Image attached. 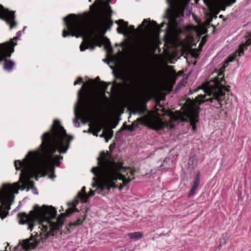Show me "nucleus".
Segmentation results:
<instances>
[{
    "mask_svg": "<svg viewBox=\"0 0 251 251\" xmlns=\"http://www.w3.org/2000/svg\"><path fill=\"white\" fill-rule=\"evenodd\" d=\"M73 138V136L67 134L60 122L55 120L50 130L44 133L41 137L40 148L42 155L38 151H30L22 161H15L16 170L23 168L20 181L26 185L27 191L30 188L36 190L34 182L29 179L38 174H45L48 171L53 173L55 165L59 166L61 164L59 160L63 159V156L60 155L53 156V154L56 151L60 153H66Z\"/></svg>",
    "mask_w": 251,
    "mask_h": 251,
    "instance_id": "f257e3e1",
    "label": "nucleus"
},
{
    "mask_svg": "<svg viewBox=\"0 0 251 251\" xmlns=\"http://www.w3.org/2000/svg\"><path fill=\"white\" fill-rule=\"evenodd\" d=\"M101 1L103 0H96L90 6V10L97 18L92 22L88 21L87 16L83 18L78 19L75 14H69L64 18V24L67 26L68 31L66 28L62 32V36L66 37L68 36H75L76 38L81 37L84 34H88L92 42L95 43L98 46L100 47L102 45V39L106 32L105 28V23L100 21L98 18L100 7Z\"/></svg>",
    "mask_w": 251,
    "mask_h": 251,
    "instance_id": "f03ea898",
    "label": "nucleus"
},
{
    "mask_svg": "<svg viewBox=\"0 0 251 251\" xmlns=\"http://www.w3.org/2000/svg\"><path fill=\"white\" fill-rule=\"evenodd\" d=\"M56 215L57 211L53 206L43 205L40 207L36 204L33 207V210H31L28 214L25 212H21L19 213L17 216L20 219L19 224L21 225L26 224L35 220H43L48 223L50 226V230L47 231L44 234V236L42 234L38 235L41 242H44L50 236L55 237L57 235V230H61L63 225L62 221L59 220L58 223L50 221L51 219H56Z\"/></svg>",
    "mask_w": 251,
    "mask_h": 251,
    "instance_id": "7ed1b4c3",
    "label": "nucleus"
},
{
    "mask_svg": "<svg viewBox=\"0 0 251 251\" xmlns=\"http://www.w3.org/2000/svg\"><path fill=\"white\" fill-rule=\"evenodd\" d=\"M97 160L99 166L93 167L91 170L95 176H100V180L97 184L98 187L95 190V192L105 195L109 192L111 188H117V185L115 183L118 177L115 172L107 170L101 152Z\"/></svg>",
    "mask_w": 251,
    "mask_h": 251,
    "instance_id": "20e7f679",
    "label": "nucleus"
},
{
    "mask_svg": "<svg viewBox=\"0 0 251 251\" xmlns=\"http://www.w3.org/2000/svg\"><path fill=\"white\" fill-rule=\"evenodd\" d=\"M87 88L83 84L78 92L77 106L75 108V118L73 120L74 125L79 127L80 124L78 119L80 118L79 111L84 109L87 111L93 112L96 108L97 102L91 96L87 95L84 91Z\"/></svg>",
    "mask_w": 251,
    "mask_h": 251,
    "instance_id": "39448f33",
    "label": "nucleus"
},
{
    "mask_svg": "<svg viewBox=\"0 0 251 251\" xmlns=\"http://www.w3.org/2000/svg\"><path fill=\"white\" fill-rule=\"evenodd\" d=\"M169 7L166 9V16L174 24L179 25L183 21L185 3L182 0H166Z\"/></svg>",
    "mask_w": 251,
    "mask_h": 251,
    "instance_id": "423d86ee",
    "label": "nucleus"
},
{
    "mask_svg": "<svg viewBox=\"0 0 251 251\" xmlns=\"http://www.w3.org/2000/svg\"><path fill=\"white\" fill-rule=\"evenodd\" d=\"M101 154L102 155L104 162L106 165L107 170H113L117 174L118 178L117 180H122L123 182L124 185H126L128 184L131 180L129 178H126L125 176L121 173L122 170L124 172H126L127 168L124 167L123 163H118L116 162L113 159H112V155L111 153L107 152L105 153L103 151L101 152Z\"/></svg>",
    "mask_w": 251,
    "mask_h": 251,
    "instance_id": "0eeeda50",
    "label": "nucleus"
},
{
    "mask_svg": "<svg viewBox=\"0 0 251 251\" xmlns=\"http://www.w3.org/2000/svg\"><path fill=\"white\" fill-rule=\"evenodd\" d=\"M14 198L11 188L8 187L0 190V217L2 220L8 215V210L14 202Z\"/></svg>",
    "mask_w": 251,
    "mask_h": 251,
    "instance_id": "6e6552de",
    "label": "nucleus"
},
{
    "mask_svg": "<svg viewBox=\"0 0 251 251\" xmlns=\"http://www.w3.org/2000/svg\"><path fill=\"white\" fill-rule=\"evenodd\" d=\"M15 13L14 11L4 8L2 5L0 7V19L4 21L7 25H9L10 29L16 27L17 25V23L15 21Z\"/></svg>",
    "mask_w": 251,
    "mask_h": 251,
    "instance_id": "1a4fd4ad",
    "label": "nucleus"
},
{
    "mask_svg": "<svg viewBox=\"0 0 251 251\" xmlns=\"http://www.w3.org/2000/svg\"><path fill=\"white\" fill-rule=\"evenodd\" d=\"M100 83L102 84V89L104 92L107 89L108 85L112 84L113 86L111 87L110 91L113 95L117 96L120 95L122 92L124 84L122 83H118L116 80H114L112 82L107 83L102 81Z\"/></svg>",
    "mask_w": 251,
    "mask_h": 251,
    "instance_id": "9d476101",
    "label": "nucleus"
},
{
    "mask_svg": "<svg viewBox=\"0 0 251 251\" xmlns=\"http://www.w3.org/2000/svg\"><path fill=\"white\" fill-rule=\"evenodd\" d=\"M151 43L149 40H145L142 42L139 50V53L142 59L146 63L148 60L151 54Z\"/></svg>",
    "mask_w": 251,
    "mask_h": 251,
    "instance_id": "9b49d317",
    "label": "nucleus"
},
{
    "mask_svg": "<svg viewBox=\"0 0 251 251\" xmlns=\"http://www.w3.org/2000/svg\"><path fill=\"white\" fill-rule=\"evenodd\" d=\"M41 241L40 238L39 239L34 238L31 236L29 239L24 240L21 245V248L26 251H29L31 249H35Z\"/></svg>",
    "mask_w": 251,
    "mask_h": 251,
    "instance_id": "f8f14e48",
    "label": "nucleus"
},
{
    "mask_svg": "<svg viewBox=\"0 0 251 251\" xmlns=\"http://www.w3.org/2000/svg\"><path fill=\"white\" fill-rule=\"evenodd\" d=\"M200 110L199 107L196 109L192 108L187 113V117L193 129L196 128V124L199 121Z\"/></svg>",
    "mask_w": 251,
    "mask_h": 251,
    "instance_id": "ddd939ff",
    "label": "nucleus"
},
{
    "mask_svg": "<svg viewBox=\"0 0 251 251\" xmlns=\"http://www.w3.org/2000/svg\"><path fill=\"white\" fill-rule=\"evenodd\" d=\"M251 44V39L247 40L244 44H240L239 46V50L236 52L234 56H230L228 58V62H232L234 60L236 57L238 56H242L244 54V50L247 49V47Z\"/></svg>",
    "mask_w": 251,
    "mask_h": 251,
    "instance_id": "4468645a",
    "label": "nucleus"
},
{
    "mask_svg": "<svg viewBox=\"0 0 251 251\" xmlns=\"http://www.w3.org/2000/svg\"><path fill=\"white\" fill-rule=\"evenodd\" d=\"M20 183L21 182L19 181L18 182L14 183L12 185L4 184L3 185L2 189H4L8 187H9L11 188L13 195H14V194H18L19 190L21 189L22 190H24L25 189L26 186V185L24 183H22L23 185L20 186L19 185Z\"/></svg>",
    "mask_w": 251,
    "mask_h": 251,
    "instance_id": "2eb2a0df",
    "label": "nucleus"
},
{
    "mask_svg": "<svg viewBox=\"0 0 251 251\" xmlns=\"http://www.w3.org/2000/svg\"><path fill=\"white\" fill-rule=\"evenodd\" d=\"M86 36L88 39L85 44L82 43L80 46V50L81 51H84L86 49H88L89 47L90 50H93L95 48V45L98 46L95 43L92 42L91 40V38L89 36V35L88 34H84L82 36Z\"/></svg>",
    "mask_w": 251,
    "mask_h": 251,
    "instance_id": "dca6fc26",
    "label": "nucleus"
},
{
    "mask_svg": "<svg viewBox=\"0 0 251 251\" xmlns=\"http://www.w3.org/2000/svg\"><path fill=\"white\" fill-rule=\"evenodd\" d=\"M211 97L208 99H205L204 100H202L200 101V104L206 101H210L212 103V105L214 107L219 108L222 107V104L218 98H216L213 96H211Z\"/></svg>",
    "mask_w": 251,
    "mask_h": 251,
    "instance_id": "f3484780",
    "label": "nucleus"
},
{
    "mask_svg": "<svg viewBox=\"0 0 251 251\" xmlns=\"http://www.w3.org/2000/svg\"><path fill=\"white\" fill-rule=\"evenodd\" d=\"M200 183V173L198 172L196 174V177L195 178V181L193 182V184L191 187L190 191L188 195V197L189 198L192 197L194 194L197 190L198 186L199 185Z\"/></svg>",
    "mask_w": 251,
    "mask_h": 251,
    "instance_id": "a211bd4d",
    "label": "nucleus"
},
{
    "mask_svg": "<svg viewBox=\"0 0 251 251\" xmlns=\"http://www.w3.org/2000/svg\"><path fill=\"white\" fill-rule=\"evenodd\" d=\"M209 96H213L216 98H218L220 101H222V98L225 96V92L223 89L220 87L218 85L217 88L214 91L211 92Z\"/></svg>",
    "mask_w": 251,
    "mask_h": 251,
    "instance_id": "6ab92c4d",
    "label": "nucleus"
},
{
    "mask_svg": "<svg viewBox=\"0 0 251 251\" xmlns=\"http://www.w3.org/2000/svg\"><path fill=\"white\" fill-rule=\"evenodd\" d=\"M148 126L151 129L160 130L163 128V124L161 120L157 119L150 121Z\"/></svg>",
    "mask_w": 251,
    "mask_h": 251,
    "instance_id": "aec40b11",
    "label": "nucleus"
},
{
    "mask_svg": "<svg viewBox=\"0 0 251 251\" xmlns=\"http://www.w3.org/2000/svg\"><path fill=\"white\" fill-rule=\"evenodd\" d=\"M7 57H5L3 60V61H4L3 69L8 72H10L12 70L15 64L13 61L10 59H7ZM2 61V60L0 62Z\"/></svg>",
    "mask_w": 251,
    "mask_h": 251,
    "instance_id": "412c9836",
    "label": "nucleus"
},
{
    "mask_svg": "<svg viewBox=\"0 0 251 251\" xmlns=\"http://www.w3.org/2000/svg\"><path fill=\"white\" fill-rule=\"evenodd\" d=\"M74 211H78L77 208H75L74 209L73 208L70 207L68 208L65 213H61V215L57 218V221L55 223H58L59 220L62 221L64 223L63 219L65 217L69 216L71 214H72Z\"/></svg>",
    "mask_w": 251,
    "mask_h": 251,
    "instance_id": "4be33fe9",
    "label": "nucleus"
},
{
    "mask_svg": "<svg viewBox=\"0 0 251 251\" xmlns=\"http://www.w3.org/2000/svg\"><path fill=\"white\" fill-rule=\"evenodd\" d=\"M85 189L84 186L83 187L81 190L77 194V197L84 202H86L88 199V196L85 192Z\"/></svg>",
    "mask_w": 251,
    "mask_h": 251,
    "instance_id": "5701e85b",
    "label": "nucleus"
},
{
    "mask_svg": "<svg viewBox=\"0 0 251 251\" xmlns=\"http://www.w3.org/2000/svg\"><path fill=\"white\" fill-rule=\"evenodd\" d=\"M102 44H104L105 48L109 52H112L113 51V49L111 45L110 40L106 37H103V39H102Z\"/></svg>",
    "mask_w": 251,
    "mask_h": 251,
    "instance_id": "b1692460",
    "label": "nucleus"
},
{
    "mask_svg": "<svg viewBox=\"0 0 251 251\" xmlns=\"http://www.w3.org/2000/svg\"><path fill=\"white\" fill-rule=\"evenodd\" d=\"M103 133L105 135V140L107 142L109 139H110L113 135V131L111 129H105L103 130Z\"/></svg>",
    "mask_w": 251,
    "mask_h": 251,
    "instance_id": "393cba45",
    "label": "nucleus"
},
{
    "mask_svg": "<svg viewBox=\"0 0 251 251\" xmlns=\"http://www.w3.org/2000/svg\"><path fill=\"white\" fill-rule=\"evenodd\" d=\"M128 236L131 239H140L143 237V233L140 232H135L128 233Z\"/></svg>",
    "mask_w": 251,
    "mask_h": 251,
    "instance_id": "a878e982",
    "label": "nucleus"
},
{
    "mask_svg": "<svg viewBox=\"0 0 251 251\" xmlns=\"http://www.w3.org/2000/svg\"><path fill=\"white\" fill-rule=\"evenodd\" d=\"M85 218H86V214H84L83 220H81L80 218H79L77 219L76 221H75V222H74V223H70L69 224V226L70 227H71L72 226H77L81 225L82 224L83 221L85 220Z\"/></svg>",
    "mask_w": 251,
    "mask_h": 251,
    "instance_id": "bb28decb",
    "label": "nucleus"
},
{
    "mask_svg": "<svg viewBox=\"0 0 251 251\" xmlns=\"http://www.w3.org/2000/svg\"><path fill=\"white\" fill-rule=\"evenodd\" d=\"M138 127V124L136 123V122H133L131 125L129 126H126L125 129H126L131 132L134 131Z\"/></svg>",
    "mask_w": 251,
    "mask_h": 251,
    "instance_id": "cd10ccee",
    "label": "nucleus"
},
{
    "mask_svg": "<svg viewBox=\"0 0 251 251\" xmlns=\"http://www.w3.org/2000/svg\"><path fill=\"white\" fill-rule=\"evenodd\" d=\"M188 79V76L183 77L181 81L177 84V86L176 87L175 90H177L179 89L182 86H184V84L186 83Z\"/></svg>",
    "mask_w": 251,
    "mask_h": 251,
    "instance_id": "c85d7f7f",
    "label": "nucleus"
},
{
    "mask_svg": "<svg viewBox=\"0 0 251 251\" xmlns=\"http://www.w3.org/2000/svg\"><path fill=\"white\" fill-rule=\"evenodd\" d=\"M115 23L119 25L122 24L123 27L125 28H127L128 27V22H125L123 20L121 19L118 21H116Z\"/></svg>",
    "mask_w": 251,
    "mask_h": 251,
    "instance_id": "c756f323",
    "label": "nucleus"
},
{
    "mask_svg": "<svg viewBox=\"0 0 251 251\" xmlns=\"http://www.w3.org/2000/svg\"><path fill=\"white\" fill-rule=\"evenodd\" d=\"M100 21L105 23V28H106V29L107 30H110L111 29V27L112 25H113V21L112 20H111V19L109 20V22L108 24L107 23V22L104 20L100 19Z\"/></svg>",
    "mask_w": 251,
    "mask_h": 251,
    "instance_id": "7c9ffc66",
    "label": "nucleus"
},
{
    "mask_svg": "<svg viewBox=\"0 0 251 251\" xmlns=\"http://www.w3.org/2000/svg\"><path fill=\"white\" fill-rule=\"evenodd\" d=\"M223 81H225L224 77L221 78V82H219L218 85L220 86V87L222 88L223 90H225V91H226L227 92H229L230 91V89L229 88V86H228V87H227L226 86L222 84L221 83V82H223Z\"/></svg>",
    "mask_w": 251,
    "mask_h": 251,
    "instance_id": "2f4dec72",
    "label": "nucleus"
},
{
    "mask_svg": "<svg viewBox=\"0 0 251 251\" xmlns=\"http://www.w3.org/2000/svg\"><path fill=\"white\" fill-rule=\"evenodd\" d=\"M204 3L208 6H212L214 4L216 0H203Z\"/></svg>",
    "mask_w": 251,
    "mask_h": 251,
    "instance_id": "473e14b6",
    "label": "nucleus"
},
{
    "mask_svg": "<svg viewBox=\"0 0 251 251\" xmlns=\"http://www.w3.org/2000/svg\"><path fill=\"white\" fill-rule=\"evenodd\" d=\"M125 130V128L122 127L120 130H119L115 134V138L117 140H120L121 132Z\"/></svg>",
    "mask_w": 251,
    "mask_h": 251,
    "instance_id": "72a5a7b5",
    "label": "nucleus"
},
{
    "mask_svg": "<svg viewBox=\"0 0 251 251\" xmlns=\"http://www.w3.org/2000/svg\"><path fill=\"white\" fill-rule=\"evenodd\" d=\"M149 22L148 20L147 19H144L142 22V23L139 25V26L137 27V29H138L140 31H142L143 27L145 24L148 23Z\"/></svg>",
    "mask_w": 251,
    "mask_h": 251,
    "instance_id": "f704fd0d",
    "label": "nucleus"
},
{
    "mask_svg": "<svg viewBox=\"0 0 251 251\" xmlns=\"http://www.w3.org/2000/svg\"><path fill=\"white\" fill-rule=\"evenodd\" d=\"M206 36H203L201 38V42H200L199 44V48L201 49L203 47V46L205 44L206 41Z\"/></svg>",
    "mask_w": 251,
    "mask_h": 251,
    "instance_id": "c9c22d12",
    "label": "nucleus"
},
{
    "mask_svg": "<svg viewBox=\"0 0 251 251\" xmlns=\"http://www.w3.org/2000/svg\"><path fill=\"white\" fill-rule=\"evenodd\" d=\"M105 9H106V12L107 13H111L113 12L112 10H111V7L109 4H107L106 5Z\"/></svg>",
    "mask_w": 251,
    "mask_h": 251,
    "instance_id": "e433bc0d",
    "label": "nucleus"
},
{
    "mask_svg": "<svg viewBox=\"0 0 251 251\" xmlns=\"http://www.w3.org/2000/svg\"><path fill=\"white\" fill-rule=\"evenodd\" d=\"M36 220H35V221ZM34 221H32V222H29L28 223H27V224H28L29 225H28V229H29L30 231H32L33 228V227H34V224H31V223H33L34 222Z\"/></svg>",
    "mask_w": 251,
    "mask_h": 251,
    "instance_id": "4c0bfd02",
    "label": "nucleus"
},
{
    "mask_svg": "<svg viewBox=\"0 0 251 251\" xmlns=\"http://www.w3.org/2000/svg\"><path fill=\"white\" fill-rule=\"evenodd\" d=\"M213 18L212 17H209L208 18L206 21H205V25L206 26H208L210 25V23L212 21Z\"/></svg>",
    "mask_w": 251,
    "mask_h": 251,
    "instance_id": "58836bf2",
    "label": "nucleus"
},
{
    "mask_svg": "<svg viewBox=\"0 0 251 251\" xmlns=\"http://www.w3.org/2000/svg\"><path fill=\"white\" fill-rule=\"evenodd\" d=\"M82 81H83V78L81 77H79L77 78V80L75 81L74 85H75L77 84L80 83L82 82Z\"/></svg>",
    "mask_w": 251,
    "mask_h": 251,
    "instance_id": "ea45409f",
    "label": "nucleus"
},
{
    "mask_svg": "<svg viewBox=\"0 0 251 251\" xmlns=\"http://www.w3.org/2000/svg\"><path fill=\"white\" fill-rule=\"evenodd\" d=\"M236 1V0H227V6H230L232 4L235 3Z\"/></svg>",
    "mask_w": 251,
    "mask_h": 251,
    "instance_id": "a19ab883",
    "label": "nucleus"
},
{
    "mask_svg": "<svg viewBox=\"0 0 251 251\" xmlns=\"http://www.w3.org/2000/svg\"><path fill=\"white\" fill-rule=\"evenodd\" d=\"M95 191H93L92 190H90V191L89 192L88 195H87L88 196V197H92V196H94L95 195Z\"/></svg>",
    "mask_w": 251,
    "mask_h": 251,
    "instance_id": "79ce46f5",
    "label": "nucleus"
},
{
    "mask_svg": "<svg viewBox=\"0 0 251 251\" xmlns=\"http://www.w3.org/2000/svg\"><path fill=\"white\" fill-rule=\"evenodd\" d=\"M144 118H138L136 121L140 123L141 124H142L144 123Z\"/></svg>",
    "mask_w": 251,
    "mask_h": 251,
    "instance_id": "37998d69",
    "label": "nucleus"
},
{
    "mask_svg": "<svg viewBox=\"0 0 251 251\" xmlns=\"http://www.w3.org/2000/svg\"><path fill=\"white\" fill-rule=\"evenodd\" d=\"M117 32L120 34H123L124 32L123 30L120 29V28L118 27L117 29Z\"/></svg>",
    "mask_w": 251,
    "mask_h": 251,
    "instance_id": "c03bdc74",
    "label": "nucleus"
},
{
    "mask_svg": "<svg viewBox=\"0 0 251 251\" xmlns=\"http://www.w3.org/2000/svg\"><path fill=\"white\" fill-rule=\"evenodd\" d=\"M129 28L130 30H132V31H134L135 30V28H134V26L133 25H130L129 26Z\"/></svg>",
    "mask_w": 251,
    "mask_h": 251,
    "instance_id": "a18cd8bd",
    "label": "nucleus"
},
{
    "mask_svg": "<svg viewBox=\"0 0 251 251\" xmlns=\"http://www.w3.org/2000/svg\"><path fill=\"white\" fill-rule=\"evenodd\" d=\"M119 188L120 190H121L123 188V185H122L121 184L120 185V186L118 187V186L117 185V188Z\"/></svg>",
    "mask_w": 251,
    "mask_h": 251,
    "instance_id": "49530a36",
    "label": "nucleus"
},
{
    "mask_svg": "<svg viewBox=\"0 0 251 251\" xmlns=\"http://www.w3.org/2000/svg\"><path fill=\"white\" fill-rule=\"evenodd\" d=\"M226 236L223 238V241H222L223 244H225L226 243Z\"/></svg>",
    "mask_w": 251,
    "mask_h": 251,
    "instance_id": "de8ad7c7",
    "label": "nucleus"
},
{
    "mask_svg": "<svg viewBox=\"0 0 251 251\" xmlns=\"http://www.w3.org/2000/svg\"><path fill=\"white\" fill-rule=\"evenodd\" d=\"M222 241L220 242V244L217 247V249H220L221 246H222Z\"/></svg>",
    "mask_w": 251,
    "mask_h": 251,
    "instance_id": "09e8293b",
    "label": "nucleus"
},
{
    "mask_svg": "<svg viewBox=\"0 0 251 251\" xmlns=\"http://www.w3.org/2000/svg\"><path fill=\"white\" fill-rule=\"evenodd\" d=\"M114 146H112V145H110L109 149H110V150H112L114 148Z\"/></svg>",
    "mask_w": 251,
    "mask_h": 251,
    "instance_id": "8fccbe9b",
    "label": "nucleus"
},
{
    "mask_svg": "<svg viewBox=\"0 0 251 251\" xmlns=\"http://www.w3.org/2000/svg\"><path fill=\"white\" fill-rule=\"evenodd\" d=\"M43 227L45 228V231H47V230L48 229V227L47 226H43Z\"/></svg>",
    "mask_w": 251,
    "mask_h": 251,
    "instance_id": "3c124183",
    "label": "nucleus"
},
{
    "mask_svg": "<svg viewBox=\"0 0 251 251\" xmlns=\"http://www.w3.org/2000/svg\"><path fill=\"white\" fill-rule=\"evenodd\" d=\"M210 17H212V18H213H213H214V19H216L217 17L216 15H212V16H211Z\"/></svg>",
    "mask_w": 251,
    "mask_h": 251,
    "instance_id": "603ef678",
    "label": "nucleus"
},
{
    "mask_svg": "<svg viewBox=\"0 0 251 251\" xmlns=\"http://www.w3.org/2000/svg\"><path fill=\"white\" fill-rule=\"evenodd\" d=\"M165 235V234H164L163 233H161L160 234H159V236H164Z\"/></svg>",
    "mask_w": 251,
    "mask_h": 251,
    "instance_id": "864d4df0",
    "label": "nucleus"
},
{
    "mask_svg": "<svg viewBox=\"0 0 251 251\" xmlns=\"http://www.w3.org/2000/svg\"><path fill=\"white\" fill-rule=\"evenodd\" d=\"M100 131V129H99L96 133H94L93 134L94 135H97V133L98 132H99Z\"/></svg>",
    "mask_w": 251,
    "mask_h": 251,
    "instance_id": "5fc2aeb1",
    "label": "nucleus"
},
{
    "mask_svg": "<svg viewBox=\"0 0 251 251\" xmlns=\"http://www.w3.org/2000/svg\"><path fill=\"white\" fill-rule=\"evenodd\" d=\"M100 136L103 137L104 136H105V135H104V133L103 132L102 134L100 135Z\"/></svg>",
    "mask_w": 251,
    "mask_h": 251,
    "instance_id": "6e6d98bb",
    "label": "nucleus"
},
{
    "mask_svg": "<svg viewBox=\"0 0 251 251\" xmlns=\"http://www.w3.org/2000/svg\"><path fill=\"white\" fill-rule=\"evenodd\" d=\"M18 248H19V246H17V247H15V251H18Z\"/></svg>",
    "mask_w": 251,
    "mask_h": 251,
    "instance_id": "4d7b16f0",
    "label": "nucleus"
},
{
    "mask_svg": "<svg viewBox=\"0 0 251 251\" xmlns=\"http://www.w3.org/2000/svg\"><path fill=\"white\" fill-rule=\"evenodd\" d=\"M223 17V15H220L219 16V18H222Z\"/></svg>",
    "mask_w": 251,
    "mask_h": 251,
    "instance_id": "13d9d810",
    "label": "nucleus"
},
{
    "mask_svg": "<svg viewBox=\"0 0 251 251\" xmlns=\"http://www.w3.org/2000/svg\"><path fill=\"white\" fill-rule=\"evenodd\" d=\"M54 177H55V176L54 175L52 176H50V177L51 178H53Z\"/></svg>",
    "mask_w": 251,
    "mask_h": 251,
    "instance_id": "bf43d9fd",
    "label": "nucleus"
},
{
    "mask_svg": "<svg viewBox=\"0 0 251 251\" xmlns=\"http://www.w3.org/2000/svg\"><path fill=\"white\" fill-rule=\"evenodd\" d=\"M34 193L37 194L38 193L37 192V190H35V189H34Z\"/></svg>",
    "mask_w": 251,
    "mask_h": 251,
    "instance_id": "052dcab7",
    "label": "nucleus"
},
{
    "mask_svg": "<svg viewBox=\"0 0 251 251\" xmlns=\"http://www.w3.org/2000/svg\"><path fill=\"white\" fill-rule=\"evenodd\" d=\"M66 227H67V228L68 231L69 232H70V229H69V228L67 226Z\"/></svg>",
    "mask_w": 251,
    "mask_h": 251,
    "instance_id": "680f3d73",
    "label": "nucleus"
},
{
    "mask_svg": "<svg viewBox=\"0 0 251 251\" xmlns=\"http://www.w3.org/2000/svg\"><path fill=\"white\" fill-rule=\"evenodd\" d=\"M78 203V201H77L75 203V206L76 205L77 203Z\"/></svg>",
    "mask_w": 251,
    "mask_h": 251,
    "instance_id": "e2e57ef3",
    "label": "nucleus"
},
{
    "mask_svg": "<svg viewBox=\"0 0 251 251\" xmlns=\"http://www.w3.org/2000/svg\"><path fill=\"white\" fill-rule=\"evenodd\" d=\"M93 179L94 180H95V181L96 180V177H93Z\"/></svg>",
    "mask_w": 251,
    "mask_h": 251,
    "instance_id": "0e129e2a",
    "label": "nucleus"
},
{
    "mask_svg": "<svg viewBox=\"0 0 251 251\" xmlns=\"http://www.w3.org/2000/svg\"><path fill=\"white\" fill-rule=\"evenodd\" d=\"M211 26L213 27L214 28L215 27V25H211Z\"/></svg>",
    "mask_w": 251,
    "mask_h": 251,
    "instance_id": "69168bd1",
    "label": "nucleus"
},
{
    "mask_svg": "<svg viewBox=\"0 0 251 251\" xmlns=\"http://www.w3.org/2000/svg\"><path fill=\"white\" fill-rule=\"evenodd\" d=\"M96 79H98V80H100V78H99V77H97L96 78Z\"/></svg>",
    "mask_w": 251,
    "mask_h": 251,
    "instance_id": "338daca9",
    "label": "nucleus"
},
{
    "mask_svg": "<svg viewBox=\"0 0 251 251\" xmlns=\"http://www.w3.org/2000/svg\"><path fill=\"white\" fill-rule=\"evenodd\" d=\"M133 174H134V172H131V175H133Z\"/></svg>",
    "mask_w": 251,
    "mask_h": 251,
    "instance_id": "774afa93",
    "label": "nucleus"
}]
</instances>
